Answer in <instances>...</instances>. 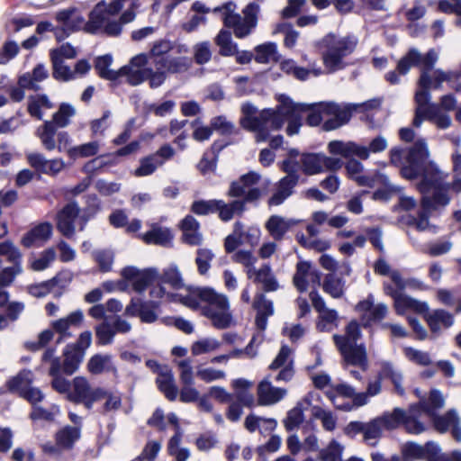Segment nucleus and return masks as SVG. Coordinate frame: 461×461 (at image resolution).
Segmentation results:
<instances>
[{
  "instance_id": "1",
  "label": "nucleus",
  "mask_w": 461,
  "mask_h": 461,
  "mask_svg": "<svg viewBox=\"0 0 461 461\" xmlns=\"http://www.w3.org/2000/svg\"><path fill=\"white\" fill-rule=\"evenodd\" d=\"M429 151L425 140H418L408 150L402 148H393L390 150L391 163L402 166L401 174L406 179L422 176L418 185L420 192L433 189L436 204H448V185L445 183L447 174L441 171L436 163L429 161Z\"/></svg>"
},
{
  "instance_id": "2",
  "label": "nucleus",
  "mask_w": 461,
  "mask_h": 461,
  "mask_svg": "<svg viewBox=\"0 0 461 461\" xmlns=\"http://www.w3.org/2000/svg\"><path fill=\"white\" fill-rule=\"evenodd\" d=\"M278 104L275 109H258L250 103L241 105L242 116L240 125L255 133V140L264 142L268 140L270 132L280 130L285 122H288L286 133L290 136L297 134L302 126V113L306 108L305 104H296L285 95L277 96Z\"/></svg>"
},
{
  "instance_id": "3",
  "label": "nucleus",
  "mask_w": 461,
  "mask_h": 461,
  "mask_svg": "<svg viewBox=\"0 0 461 461\" xmlns=\"http://www.w3.org/2000/svg\"><path fill=\"white\" fill-rule=\"evenodd\" d=\"M140 0H113L110 4L102 1L89 14L85 31L89 33H104L118 36L122 25L135 19V9L140 7Z\"/></svg>"
},
{
  "instance_id": "4",
  "label": "nucleus",
  "mask_w": 461,
  "mask_h": 461,
  "mask_svg": "<svg viewBox=\"0 0 461 461\" xmlns=\"http://www.w3.org/2000/svg\"><path fill=\"white\" fill-rule=\"evenodd\" d=\"M305 104L307 106L303 112L309 111L306 122L310 126H318L325 117H330L323 123L325 131H332L346 124L350 120L352 113L361 105L357 104H337L334 102ZM362 105H365V104Z\"/></svg>"
},
{
  "instance_id": "5",
  "label": "nucleus",
  "mask_w": 461,
  "mask_h": 461,
  "mask_svg": "<svg viewBox=\"0 0 461 461\" xmlns=\"http://www.w3.org/2000/svg\"><path fill=\"white\" fill-rule=\"evenodd\" d=\"M236 4L230 1L215 7L213 13H221L224 26L232 29L236 38L243 39L257 27L260 7L256 3H249L241 14L236 13Z\"/></svg>"
},
{
  "instance_id": "6",
  "label": "nucleus",
  "mask_w": 461,
  "mask_h": 461,
  "mask_svg": "<svg viewBox=\"0 0 461 461\" xmlns=\"http://www.w3.org/2000/svg\"><path fill=\"white\" fill-rule=\"evenodd\" d=\"M358 40L354 35L327 34L321 41L323 47L322 62L330 73L343 69L345 59L357 48Z\"/></svg>"
},
{
  "instance_id": "7",
  "label": "nucleus",
  "mask_w": 461,
  "mask_h": 461,
  "mask_svg": "<svg viewBox=\"0 0 461 461\" xmlns=\"http://www.w3.org/2000/svg\"><path fill=\"white\" fill-rule=\"evenodd\" d=\"M429 84L427 73L423 72L419 80V89L415 94L416 110L413 125L419 128L424 120H428L439 129H447L451 125V118L442 113L438 105L429 103L430 94L428 92Z\"/></svg>"
},
{
  "instance_id": "8",
  "label": "nucleus",
  "mask_w": 461,
  "mask_h": 461,
  "mask_svg": "<svg viewBox=\"0 0 461 461\" xmlns=\"http://www.w3.org/2000/svg\"><path fill=\"white\" fill-rule=\"evenodd\" d=\"M438 59V54L435 50H429L426 55L422 56L416 49H411L398 62L397 71L400 75H405L413 66L421 68V74L426 72L430 82L428 90L430 87L439 88L445 81H450L458 75L456 72H445L437 69L434 72V79H431L429 71L433 68Z\"/></svg>"
},
{
  "instance_id": "9",
  "label": "nucleus",
  "mask_w": 461,
  "mask_h": 461,
  "mask_svg": "<svg viewBox=\"0 0 461 461\" xmlns=\"http://www.w3.org/2000/svg\"><path fill=\"white\" fill-rule=\"evenodd\" d=\"M361 337L359 324L351 321L345 329L344 335H333V340L348 365L366 368V349L363 343L357 344Z\"/></svg>"
},
{
  "instance_id": "10",
  "label": "nucleus",
  "mask_w": 461,
  "mask_h": 461,
  "mask_svg": "<svg viewBox=\"0 0 461 461\" xmlns=\"http://www.w3.org/2000/svg\"><path fill=\"white\" fill-rule=\"evenodd\" d=\"M387 147V140L379 135L371 140L368 145H362L354 141L332 140L329 143L328 149L330 153L340 155L346 158L357 157L362 160H366L371 154L383 152Z\"/></svg>"
},
{
  "instance_id": "11",
  "label": "nucleus",
  "mask_w": 461,
  "mask_h": 461,
  "mask_svg": "<svg viewBox=\"0 0 461 461\" xmlns=\"http://www.w3.org/2000/svg\"><path fill=\"white\" fill-rule=\"evenodd\" d=\"M226 296L209 286L194 287L188 289L187 294L179 296V303L203 315L205 308L212 307Z\"/></svg>"
},
{
  "instance_id": "12",
  "label": "nucleus",
  "mask_w": 461,
  "mask_h": 461,
  "mask_svg": "<svg viewBox=\"0 0 461 461\" xmlns=\"http://www.w3.org/2000/svg\"><path fill=\"white\" fill-rule=\"evenodd\" d=\"M103 395V388H93L86 377L77 376L72 380V388L71 393H68V401L75 403H82L87 410H91L94 403L100 401V397Z\"/></svg>"
},
{
  "instance_id": "13",
  "label": "nucleus",
  "mask_w": 461,
  "mask_h": 461,
  "mask_svg": "<svg viewBox=\"0 0 461 461\" xmlns=\"http://www.w3.org/2000/svg\"><path fill=\"white\" fill-rule=\"evenodd\" d=\"M122 77H126V81L131 86H138L148 80L151 88L161 86L167 79L166 71L130 66H124L119 69V78Z\"/></svg>"
},
{
  "instance_id": "14",
  "label": "nucleus",
  "mask_w": 461,
  "mask_h": 461,
  "mask_svg": "<svg viewBox=\"0 0 461 461\" xmlns=\"http://www.w3.org/2000/svg\"><path fill=\"white\" fill-rule=\"evenodd\" d=\"M56 21L60 27H56L55 37L60 41L68 37L71 32L80 29L85 30V18L81 12L76 7H69L56 13Z\"/></svg>"
},
{
  "instance_id": "15",
  "label": "nucleus",
  "mask_w": 461,
  "mask_h": 461,
  "mask_svg": "<svg viewBox=\"0 0 461 461\" xmlns=\"http://www.w3.org/2000/svg\"><path fill=\"white\" fill-rule=\"evenodd\" d=\"M203 316L207 318L211 324L218 330H225L235 324L228 296L220 300L212 307L205 308Z\"/></svg>"
},
{
  "instance_id": "16",
  "label": "nucleus",
  "mask_w": 461,
  "mask_h": 461,
  "mask_svg": "<svg viewBox=\"0 0 461 461\" xmlns=\"http://www.w3.org/2000/svg\"><path fill=\"white\" fill-rule=\"evenodd\" d=\"M427 415L432 420L437 431L446 433L450 430L455 440L461 442V420L455 409L443 415H437L431 409H428Z\"/></svg>"
},
{
  "instance_id": "17",
  "label": "nucleus",
  "mask_w": 461,
  "mask_h": 461,
  "mask_svg": "<svg viewBox=\"0 0 461 461\" xmlns=\"http://www.w3.org/2000/svg\"><path fill=\"white\" fill-rule=\"evenodd\" d=\"M121 274L131 283L133 290L139 294L143 293L149 285L158 281L159 277V273L156 268L140 270L135 267H126Z\"/></svg>"
},
{
  "instance_id": "18",
  "label": "nucleus",
  "mask_w": 461,
  "mask_h": 461,
  "mask_svg": "<svg viewBox=\"0 0 461 461\" xmlns=\"http://www.w3.org/2000/svg\"><path fill=\"white\" fill-rule=\"evenodd\" d=\"M293 281L300 292H305L310 288L315 290L321 285V273L310 263L301 261L296 266Z\"/></svg>"
},
{
  "instance_id": "19",
  "label": "nucleus",
  "mask_w": 461,
  "mask_h": 461,
  "mask_svg": "<svg viewBox=\"0 0 461 461\" xmlns=\"http://www.w3.org/2000/svg\"><path fill=\"white\" fill-rule=\"evenodd\" d=\"M286 395L285 388L273 385L269 377H266L257 386V405L272 406L284 400Z\"/></svg>"
},
{
  "instance_id": "20",
  "label": "nucleus",
  "mask_w": 461,
  "mask_h": 461,
  "mask_svg": "<svg viewBox=\"0 0 461 461\" xmlns=\"http://www.w3.org/2000/svg\"><path fill=\"white\" fill-rule=\"evenodd\" d=\"M422 194L421 210L417 218H412L410 224L414 225L420 231L427 230L430 228L429 221V214L431 211L437 210L439 207H444L447 204H436L434 199V192L429 188L427 192H420Z\"/></svg>"
},
{
  "instance_id": "21",
  "label": "nucleus",
  "mask_w": 461,
  "mask_h": 461,
  "mask_svg": "<svg viewBox=\"0 0 461 461\" xmlns=\"http://www.w3.org/2000/svg\"><path fill=\"white\" fill-rule=\"evenodd\" d=\"M79 207L76 203H69L65 205L57 214V229L68 239L73 238L75 234V220L78 216Z\"/></svg>"
},
{
  "instance_id": "22",
  "label": "nucleus",
  "mask_w": 461,
  "mask_h": 461,
  "mask_svg": "<svg viewBox=\"0 0 461 461\" xmlns=\"http://www.w3.org/2000/svg\"><path fill=\"white\" fill-rule=\"evenodd\" d=\"M357 310L361 314V320L365 326L369 325L373 321L383 320L388 312V308L384 303H374L372 295L359 302L357 305Z\"/></svg>"
},
{
  "instance_id": "23",
  "label": "nucleus",
  "mask_w": 461,
  "mask_h": 461,
  "mask_svg": "<svg viewBox=\"0 0 461 461\" xmlns=\"http://www.w3.org/2000/svg\"><path fill=\"white\" fill-rule=\"evenodd\" d=\"M422 408H425V403L419 402L411 405L407 411L404 410L402 426L406 432L418 435L427 429L426 423L421 420L422 414H425Z\"/></svg>"
},
{
  "instance_id": "24",
  "label": "nucleus",
  "mask_w": 461,
  "mask_h": 461,
  "mask_svg": "<svg viewBox=\"0 0 461 461\" xmlns=\"http://www.w3.org/2000/svg\"><path fill=\"white\" fill-rule=\"evenodd\" d=\"M53 227L50 222H41L34 225L22 238V244L26 248L41 247L52 236Z\"/></svg>"
},
{
  "instance_id": "25",
  "label": "nucleus",
  "mask_w": 461,
  "mask_h": 461,
  "mask_svg": "<svg viewBox=\"0 0 461 461\" xmlns=\"http://www.w3.org/2000/svg\"><path fill=\"white\" fill-rule=\"evenodd\" d=\"M156 70L166 71L167 74H181L188 71L192 66V59L186 56H167L153 61Z\"/></svg>"
},
{
  "instance_id": "26",
  "label": "nucleus",
  "mask_w": 461,
  "mask_h": 461,
  "mask_svg": "<svg viewBox=\"0 0 461 461\" xmlns=\"http://www.w3.org/2000/svg\"><path fill=\"white\" fill-rule=\"evenodd\" d=\"M320 395L317 393H309L295 407L290 410L284 420L285 427L291 431L297 429L304 420L303 411L312 405L313 400H319Z\"/></svg>"
},
{
  "instance_id": "27",
  "label": "nucleus",
  "mask_w": 461,
  "mask_h": 461,
  "mask_svg": "<svg viewBox=\"0 0 461 461\" xmlns=\"http://www.w3.org/2000/svg\"><path fill=\"white\" fill-rule=\"evenodd\" d=\"M298 221L285 218L279 215H272L265 223V228L275 240H282L287 231L295 226Z\"/></svg>"
},
{
  "instance_id": "28",
  "label": "nucleus",
  "mask_w": 461,
  "mask_h": 461,
  "mask_svg": "<svg viewBox=\"0 0 461 461\" xmlns=\"http://www.w3.org/2000/svg\"><path fill=\"white\" fill-rule=\"evenodd\" d=\"M84 320V314L81 310H77L70 314H68L67 317L60 318L57 321H54L51 322L52 329L59 333V338L58 339V343L60 342V340L63 338L70 337L71 334L68 331L71 327H77L81 324V322Z\"/></svg>"
},
{
  "instance_id": "29",
  "label": "nucleus",
  "mask_w": 461,
  "mask_h": 461,
  "mask_svg": "<svg viewBox=\"0 0 461 461\" xmlns=\"http://www.w3.org/2000/svg\"><path fill=\"white\" fill-rule=\"evenodd\" d=\"M394 308L399 315L405 314L408 311L417 313H426L429 312V305L425 302L418 301L404 294L395 297Z\"/></svg>"
},
{
  "instance_id": "30",
  "label": "nucleus",
  "mask_w": 461,
  "mask_h": 461,
  "mask_svg": "<svg viewBox=\"0 0 461 461\" xmlns=\"http://www.w3.org/2000/svg\"><path fill=\"white\" fill-rule=\"evenodd\" d=\"M298 184L292 176L282 177L276 185L274 193L268 200L269 205H280L286 200L292 194L293 189Z\"/></svg>"
},
{
  "instance_id": "31",
  "label": "nucleus",
  "mask_w": 461,
  "mask_h": 461,
  "mask_svg": "<svg viewBox=\"0 0 461 461\" xmlns=\"http://www.w3.org/2000/svg\"><path fill=\"white\" fill-rule=\"evenodd\" d=\"M161 374L156 378V384L161 393L169 401H175L178 394V388L172 370L164 368Z\"/></svg>"
},
{
  "instance_id": "32",
  "label": "nucleus",
  "mask_w": 461,
  "mask_h": 461,
  "mask_svg": "<svg viewBox=\"0 0 461 461\" xmlns=\"http://www.w3.org/2000/svg\"><path fill=\"white\" fill-rule=\"evenodd\" d=\"M80 437V428L67 425L55 434L56 445L59 449L68 450L74 447Z\"/></svg>"
},
{
  "instance_id": "33",
  "label": "nucleus",
  "mask_w": 461,
  "mask_h": 461,
  "mask_svg": "<svg viewBox=\"0 0 461 461\" xmlns=\"http://www.w3.org/2000/svg\"><path fill=\"white\" fill-rule=\"evenodd\" d=\"M146 244L169 246L172 243L173 234L168 228L154 225L152 229L141 235Z\"/></svg>"
},
{
  "instance_id": "34",
  "label": "nucleus",
  "mask_w": 461,
  "mask_h": 461,
  "mask_svg": "<svg viewBox=\"0 0 461 461\" xmlns=\"http://www.w3.org/2000/svg\"><path fill=\"white\" fill-rule=\"evenodd\" d=\"M280 67L285 73L292 75L296 79L302 81L306 80L311 74L314 77H318L323 74V71L321 68H315L312 66L311 68L307 69L297 66L295 61L293 59H286L282 61Z\"/></svg>"
},
{
  "instance_id": "35",
  "label": "nucleus",
  "mask_w": 461,
  "mask_h": 461,
  "mask_svg": "<svg viewBox=\"0 0 461 461\" xmlns=\"http://www.w3.org/2000/svg\"><path fill=\"white\" fill-rule=\"evenodd\" d=\"M326 394L336 408L343 411L352 410L350 403L339 402L341 397L352 398L355 395V389L352 386L347 384H339L327 391Z\"/></svg>"
},
{
  "instance_id": "36",
  "label": "nucleus",
  "mask_w": 461,
  "mask_h": 461,
  "mask_svg": "<svg viewBox=\"0 0 461 461\" xmlns=\"http://www.w3.org/2000/svg\"><path fill=\"white\" fill-rule=\"evenodd\" d=\"M252 383L243 378L232 381V387L235 390V398L240 404L247 407H253L257 404V400L249 392Z\"/></svg>"
},
{
  "instance_id": "37",
  "label": "nucleus",
  "mask_w": 461,
  "mask_h": 461,
  "mask_svg": "<svg viewBox=\"0 0 461 461\" xmlns=\"http://www.w3.org/2000/svg\"><path fill=\"white\" fill-rule=\"evenodd\" d=\"M49 77V71L43 64H38L32 73H25L19 77L18 84L23 88L38 89V83Z\"/></svg>"
},
{
  "instance_id": "38",
  "label": "nucleus",
  "mask_w": 461,
  "mask_h": 461,
  "mask_svg": "<svg viewBox=\"0 0 461 461\" xmlns=\"http://www.w3.org/2000/svg\"><path fill=\"white\" fill-rule=\"evenodd\" d=\"M430 330L434 333L438 332L442 328H449L454 323V317L444 310H435L426 315Z\"/></svg>"
},
{
  "instance_id": "39",
  "label": "nucleus",
  "mask_w": 461,
  "mask_h": 461,
  "mask_svg": "<svg viewBox=\"0 0 461 461\" xmlns=\"http://www.w3.org/2000/svg\"><path fill=\"white\" fill-rule=\"evenodd\" d=\"M64 356L62 370L66 375H70L77 370L85 353L75 346H68L64 351Z\"/></svg>"
},
{
  "instance_id": "40",
  "label": "nucleus",
  "mask_w": 461,
  "mask_h": 461,
  "mask_svg": "<svg viewBox=\"0 0 461 461\" xmlns=\"http://www.w3.org/2000/svg\"><path fill=\"white\" fill-rule=\"evenodd\" d=\"M112 356L109 354H95L87 362V370L93 375L114 370Z\"/></svg>"
},
{
  "instance_id": "41",
  "label": "nucleus",
  "mask_w": 461,
  "mask_h": 461,
  "mask_svg": "<svg viewBox=\"0 0 461 461\" xmlns=\"http://www.w3.org/2000/svg\"><path fill=\"white\" fill-rule=\"evenodd\" d=\"M57 128L58 127L54 125L52 122L46 121L36 130V136L41 140V142L45 149L49 151L54 150L56 149L55 136Z\"/></svg>"
},
{
  "instance_id": "42",
  "label": "nucleus",
  "mask_w": 461,
  "mask_h": 461,
  "mask_svg": "<svg viewBox=\"0 0 461 461\" xmlns=\"http://www.w3.org/2000/svg\"><path fill=\"white\" fill-rule=\"evenodd\" d=\"M100 149V142L97 140L89 141L68 149V156L76 160L95 156Z\"/></svg>"
},
{
  "instance_id": "43",
  "label": "nucleus",
  "mask_w": 461,
  "mask_h": 461,
  "mask_svg": "<svg viewBox=\"0 0 461 461\" xmlns=\"http://www.w3.org/2000/svg\"><path fill=\"white\" fill-rule=\"evenodd\" d=\"M33 379L30 370H23L17 375L12 377L6 384L11 392L23 394L32 384Z\"/></svg>"
},
{
  "instance_id": "44",
  "label": "nucleus",
  "mask_w": 461,
  "mask_h": 461,
  "mask_svg": "<svg viewBox=\"0 0 461 461\" xmlns=\"http://www.w3.org/2000/svg\"><path fill=\"white\" fill-rule=\"evenodd\" d=\"M215 43L221 56L230 57L237 53L238 45L232 41L231 34L228 31L221 30L215 38Z\"/></svg>"
},
{
  "instance_id": "45",
  "label": "nucleus",
  "mask_w": 461,
  "mask_h": 461,
  "mask_svg": "<svg viewBox=\"0 0 461 461\" xmlns=\"http://www.w3.org/2000/svg\"><path fill=\"white\" fill-rule=\"evenodd\" d=\"M52 106L51 102L44 95L31 96L28 100V113L38 120L42 119L43 110L51 109Z\"/></svg>"
},
{
  "instance_id": "46",
  "label": "nucleus",
  "mask_w": 461,
  "mask_h": 461,
  "mask_svg": "<svg viewBox=\"0 0 461 461\" xmlns=\"http://www.w3.org/2000/svg\"><path fill=\"white\" fill-rule=\"evenodd\" d=\"M220 204L217 205V212L219 217L223 221H230L234 215L240 214L244 211V202L240 200L233 201L230 203H226L222 200H218Z\"/></svg>"
},
{
  "instance_id": "47",
  "label": "nucleus",
  "mask_w": 461,
  "mask_h": 461,
  "mask_svg": "<svg viewBox=\"0 0 461 461\" xmlns=\"http://www.w3.org/2000/svg\"><path fill=\"white\" fill-rule=\"evenodd\" d=\"M383 430L384 428L377 417L366 422L363 433L364 441L370 446H375L383 435Z\"/></svg>"
},
{
  "instance_id": "48",
  "label": "nucleus",
  "mask_w": 461,
  "mask_h": 461,
  "mask_svg": "<svg viewBox=\"0 0 461 461\" xmlns=\"http://www.w3.org/2000/svg\"><path fill=\"white\" fill-rule=\"evenodd\" d=\"M158 281L169 285L174 289H181L185 286L182 274L176 265H170L159 275Z\"/></svg>"
},
{
  "instance_id": "49",
  "label": "nucleus",
  "mask_w": 461,
  "mask_h": 461,
  "mask_svg": "<svg viewBox=\"0 0 461 461\" xmlns=\"http://www.w3.org/2000/svg\"><path fill=\"white\" fill-rule=\"evenodd\" d=\"M263 285L266 292H273L278 289V283L272 273V269L268 264L263 265L258 270L256 276V282Z\"/></svg>"
},
{
  "instance_id": "50",
  "label": "nucleus",
  "mask_w": 461,
  "mask_h": 461,
  "mask_svg": "<svg viewBox=\"0 0 461 461\" xmlns=\"http://www.w3.org/2000/svg\"><path fill=\"white\" fill-rule=\"evenodd\" d=\"M345 281L334 273L328 274L322 285L325 293L333 298H339L344 294Z\"/></svg>"
},
{
  "instance_id": "51",
  "label": "nucleus",
  "mask_w": 461,
  "mask_h": 461,
  "mask_svg": "<svg viewBox=\"0 0 461 461\" xmlns=\"http://www.w3.org/2000/svg\"><path fill=\"white\" fill-rule=\"evenodd\" d=\"M404 417V410L399 407L394 408L392 411L384 412L378 416L384 429H394L400 425H402V419Z\"/></svg>"
},
{
  "instance_id": "52",
  "label": "nucleus",
  "mask_w": 461,
  "mask_h": 461,
  "mask_svg": "<svg viewBox=\"0 0 461 461\" xmlns=\"http://www.w3.org/2000/svg\"><path fill=\"white\" fill-rule=\"evenodd\" d=\"M302 169L306 175H316L323 172L321 154H303L301 158Z\"/></svg>"
},
{
  "instance_id": "53",
  "label": "nucleus",
  "mask_w": 461,
  "mask_h": 461,
  "mask_svg": "<svg viewBox=\"0 0 461 461\" xmlns=\"http://www.w3.org/2000/svg\"><path fill=\"white\" fill-rule=\"evenodd\" d=\"M113 59L111 55H104L96 59L95 69L97 74L104 79L116 81L119 79V70L110 69Z\"/></svg>"
},
{
  "instance_id": "54",
  "label": "nucleus",
  "mask_w": 461,
  "mask_h": 461,
  "mask_svg": "<svg viewBox=\"0 0 461 461\" xmlns=\"http://www.w3.org/2000/svg\"><path fill=\"white\" fill-rule=\"evenodd\" d=\"M221 345V342L215 338H203L192 344L191 353L193 356L211 353L218 350Z\"/></svg>"
},
{
  "instance_id": "55",
  "label": "nucleus",
  "mask_w": 461,
  "mask_h": 461,
  "mask_svg": "<svg viewBox=\"0 0 461 461\" xmlns=\"http://www.w3.org/2000/svg\"><path fill=\"white\" fill-rule=\"evenodd\" d=\"M255 52V60L261 64L277 59L276 44L273 42H267L257 46Z\"/></svg>"
},
{
  "instance_id": "56",
  "label": "nucleus",
  "mask_w": 461,
  "mask_h": 461,
  "mask_svg": "<svg viewBox=\"0 0 461 461\" xmlns=\"http://www.w3.org/2000/svg\"><path fill=\"white\" fill-rule=\"evenodd\" d=\"M344 447L338 442L332 441L321 450L317 460L307 458L304 461H341Z\"/></svg>"
},
{
  "instance_id": "57",
  "label": "nucleus",
  "mask_w": 461,
  "mask_h": 461,
  "mask_svg": "<svg viewBox=\"0 0 461 461\" xmlns=\"http://www.w3.org/2000/svg\"><path fill=\"white\" fill-rule=\"evenodd\" d=\"M53 66V77L57 80L69 81L75 79V72L68 65H66L63 59H59L56 56L50 59Z\"/></svg>"
},
{
  "instance_id": "58",
  "label": "nucleus",
  "mask_w": 461,
  "mask_h": 461,
  "mask_svg": "<svg viewBox=\"0 0 461 461\" xmlns=\"http://www.w3.org/2000/svg\"><path fill=\"white\" fill-rule=\"evenodd\" d=\"M196 376L205 382L212 383L226 378V373L223 370L215 369L211 366H203L202 365L196 367Z\"/></svg>"
},
{
  "instance_id": "59",
  "label": "nucleus",
  "mask_w": 461,
  "mask_h": 461,
  "mask_svg": "<svg viewBox=\"0 0 461 461\" xmlns=\"http://www.w3.org/2000/svg\"><path fill=\"white\" fill-rule=\"evenodd\" d=\"M76 113L75 108L68 104H62L58 112L53 114L51 121L54 125L59 128H64L69 124L70 118Z\"/></svg>"
},
{
  "instance_id": "60",
  "label": "nucleus",
  "mask_w": 461,
  "mask_h": 461,
  "mask_svg": "<svg viewBox=\"0 0 461 461\" xmlns=\"http://www.w3.org/2000/svg\"><path fill=\"white\" fill-rule=\"evenodd\" d=\"M163 165V159L157 158L153 155L140 160V167L135 170V176H146L151 175L155 170Z\"/></svg>"
},
{
  "instance_id": "61",
  "label": "nucleus",
  "mask_w": 461,
  "mask_h": 461,
  "mask_svg": "<svg viewBox=\"0 0 461 461\" xmlns=\"http://www.w3.org/2000/svg\"><path fill=\"white\" fill-rule=\"evenodd\" d=\"M338 312L335 310L328 309L319 313L317 329L321 331H330L337 327Z\"/></svg>"
},
{
  "instance_id": "62",
  "label": "nucleus",
  "mask_w": 461,
  "mask_h": 461,
  "mask_svg": "<svg viewBox=\"0 0 461 461\" xmlns=\"http://www.w3.org/2000/svg\"><path fill=\"white\" fill-rule=\"evenodd\" d=\"M294 365V357L292 349L288 346H282L279 353L270 364L269 368L271 370H277L281 367H286Z\"/></svg>"
},
{
  "instance_id": "63",
  "label": "nucleus",
  "mask_w": 461,
  "mask_h": 461,
  "mask_svg": "<svg viewBox=\"0 0 461 461\" xmlns=\"http://www.w3.org/2000/svg\"><path fill=\"white\" fill-rule=\"evenodd\" d=\"M95 336L98 344L103 346L109 345L113 341L115 335L113 333V330H112L110 326L108 318H105L102 323L96 326Z\"/></svg>"
},
{
  "instance_id": "64",
  "label": "nucleus",
  "mask_w": 461,
  "mask_h": 461,
  "mask_svg": "<svg viewBox=\"0 0 461 461\" xmlns=\"http://www.w3.org/2000/svg\"><path fill=\"white\" fill-rule=\"evenodd\" d=\"M425 450V445L421 446L414 442L406 443L402 449V459L403 461L424 459Z\"/></svg>"
}]
</instances>
